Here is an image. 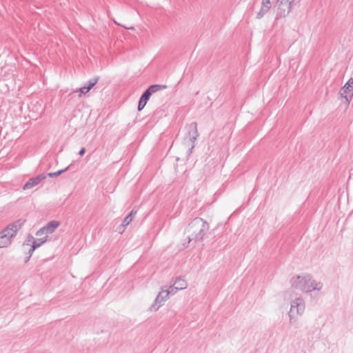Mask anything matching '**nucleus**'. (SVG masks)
I'll list each match as a JSON object with an SVG mask.
<instances>
[{
    "instance_id": "10",
    "label": "nucleus",
    "mask_w": 353,
    "mask_h": 353,
    "mask_svg": "<svg viewBox=\"0 0 353 353\" xmlns=\"http://www.w3.org/2000/svg\"><path fill=\"white\" fill-rule=\"evenodd\" d=\"M26 221L20 219L12 223L8 224L6 228V232L9 231L14 236H16L17 232L22 228Z\"/></svg>"
},
{
    "instance_id": "25",
    "label": "nucleus",
    "mask_w": 353,
    "mask_h": 353,
    "mask_svg": "<svg viewBox=\"0 0 353 353\" xmlns=\"http://www.w3.org/2000/svg\"><path fill=\"white\" fill-rule=\"evenodd\" d=\"M35 250H32V245H31V248H30L29 251H28V254H29V256H32L33 252H34Z\"/></svg>"
},
{
    "instance_id": "5",
    "label": "nucleus",
    "mask_w": 353,
    "mask_h": 353,
    "mask_svg": "<svg viewBox=\"0 0 353 353\" xmlns=\"http://www.w3.org/2000/svg\"><path fill=\"white\" fill-rule=\"evenodd\" d=\"M294 0H277V14L280 17H285L292 10V3Z\"/></svg>"
},
{
    "instance_id": "26",
    "label": "nucleus",
    "mask_w": 353,
    "mask_h": 353,
    "mask_svg": "<svg viewBox=\"0 0 353 353\" xmlns=\"http://www.w3.org/2000/svg\"><path fill=\"white\" fill-rule=\"evenodd\" d=\"M30 258H31V256L28 255V256H27L26 260H25V263L28 262Z\"/></svg>"
},
{
    "instance_id": "11",
    "label": "nucleus",
    "mask_w": 353,
    "mask_h": 353,
    "mask_svg": "<svg viewBox=\"0 0 353 353\" xmlns=\"http://www.w3.org/2000/svg\"><path fill=\"white\" fill-rule=\"evenodd\" d=\"M46 178V176L44 174H39L35 177H32L29 179L28 181L24 184L23 189L24 190L32 189L34 186L39 184L41 181Z\"/></svg>"
},
{
    "instance_id": "18",
    "label": "nucleus",
    "mask_w": 353,
    "mask_h": 353,
    "mask_svg": "<svg viewBox=\"0 0 353 353\" xmlns=\"http://www.w3.org/2000/svg\"><path fill=\"white\" fill-rule=\"evenodd\" d=\"M99 80V77H94L90 79L85 85L90 90L97 83Z\"/></svg>"
},
{
    "instance_id": "7",
    "label": "nucleus",
    "mask_w": 353,
    "mask_h": 353,
    "mask_svg": "<svg viewBox=\"0 0 353 353\" xmlns=\"http://www.w3.org/2000/svg\"><path fill=\"white\" fill-rule=\"evenodd\" d=\"M166 88L167 85H151L143 92L140 98L148 102L153 93H155L161 90L165 89Z\"/></svg>"
},
{
    "instance_id": "1",
    "label": "nucleus",
    "mask_w": 353,
    "mask_h": 353,
    "mask_svg": "<svg viewBox=\"0 0 353 353\" xmlns=\"http://www.w3.org/2000/svg\"><path fill=\"white\" fill-rule=\"evenodd\" d=\"M290 283L292 288L306 293L320 291L323 286L321 281L314 280L310 274L294 276Z\"/></svg>"
},
{
    "instance_id": "19",
    "label": "nucleus",
    "mask_w": 353,
    "mask_h": 353,
    "mask_svg": "<svg viewBox=\"0 0 353 353\" xmlns=\"http://www.w3.org/2000/svg\"><path fill=\"white\" fill-rule=\"evenodd\" d=\"M89 91H90V90H88V88L85 85H84L79 89H77L75 92H79V97H81L82 94H85Z\"/></svg>"
},
{
    "instance_id": "6",
    "label": "nucleus",
    "mask_w": 353,
    "mask_h": 353,
    "mask_svg": "<svg viewBox=\"0 0 353 353\" xmlns=\"http://www.w3.org/2000/svg\"><path fill=\"white\" fill-rule=\"evenodd\" d=\"M340 93L341 97L345 98L349 103L353 98V78H350L342 87Z\"/></svg>"
},
{
    "instance_id": "14",
    "label": "nucleus",
    "mask_w": 353,
    "mask_h": 353,
    "mask_svg": "<svg viewBox=\"0 0 353 353\" xmlns=\"http://www.w3.org/2000/svg\"><path fill=\"white\" fill-rule=\"evenodd\" d=\"M137 210H132V211L126 216L124 219L122 221L121 226L123 228H125L128 226L133 220L134 216L137 214Z\"/></svg>"
},
{
    "instance_id": "15",
    "label": "nucleus",
    "mask_w": 353,
    "mask_h": 353,
    "mask_svg": "<svg viewBox=\"0 0 353 353\" xmlns=\"http://www.w3.org/2000/svg\"><path fill=\"white\" fill-rule=\"evenodd\" d=\"M187 283L184 279L177 278L174 283V288L176 290H183L186 288Z\"/></svg>"
},
{
    "instance_id": "2",
    "label": "nucleus",
    "mask_w": 353,
    "mask_h": 353,
    "mask_svg": "<svg viewBox=\"0 0 353 353\" xmlns=\"http://www.w3.org/2000/svg\"><path fill=\"white\" fill-rule=\"evenodd\" d=\"M209 228V224L206 221L200 217L194 218L185 229V232L190 234L188 236V242L201 241Z\"/></svg>"
},
{
    "instance_id": "23",
    "label": "nucleus",
    "mask_w": 353,
    "mask_h": 353,
    "mask_svg": "<svg viewBox=\"0 0 353 353\" xmlns=\"http://www.w3.org/2000/svg\"><path fill=\"white\" fill-rule=\"evenodd\" d=\"M167 292H169V294H175L178 290H175V288H174V285H171L169 288V290H166Z\"/></svg>"
},
{
    "instance_id": "8",
    "label": "nucleus",
    "mask_w": 353,
    "mask_h": 353,
    "mask_svg": "<svg viewBox=\"0 0 353 353\" xmlns=\"http://www.w3.org/2000/svg\"><path fill=\"white\" fill-rule=\"evenodd\" d=\"M14 236L6 228L0 232V248L8 247L12 242Z\"/></svg>"
},
{
    "instance_id": "16",
    "label": "nucleus",
    "mask_w": 353,
    "mask_h": 353,
    "mask_svg": "<svg viewBox=\"0 0 353 353\" xmlns=\"http://www.w3.org/2000/svg\"><path fill=\"white\" fill-rule=\"evenodd\" d=\"M48 235L43 238L34 239L32 242V250H36L48 241Z\"/></svg>"
},
{
    "instance_id": "4",
    "label": "nucleus",
    "mask_w": 353,
    "mask_h": 353,
    "mask_svg": "<svg viewBox=\"0 0 353 353\" xmlns=\"http://www.w3.org/2000/svg\"><path fill=\"white\" fill-rule=\"evenodd\" d=\"M199 132L197 130V124L196 122H192L188 125V136L185 139L188 137L189 141L192 143L191 147L188 150V154L190 155L192 152V150L194 148V142L199 137Z\"/></svg>"
},
{
    "instance_id": "17",
    "label": "nucleus",
    "mask_w": 353,
    "mask_h": 353,
    "mask_svg": "<svg viewBox=\"0 0 353 353\" xmlns=\"http://www.w3.org/2000/svg\"><path fill=\"white\" fill-rule=\"evenodd\" d=\"M72 164H70L68 166H67L64 169H62V170H58L57 172H49L48 174V176L50 178H54V177H57V176H60L61 174H62L63 173H64L65 172H66L67 170H68L70 169V168L72 166Z\"/></svg>"
},
{
    "instance_id": "20",
    "label": "nucleus",
    "mask_w": 353,
    "mask_h": 353,
    "mask_svg": "<svg viewBox=\"0 0 353 353\" xmlns=\"http://www.w3.org/2000/svg\"><path fill=\"white\" fill-rule=\"evenodd\" d=\"M146 103H147L146 101L140 98L139 101V103H138V107H137L138 111H141L145 106Z\"/></svg>"
},
{
    "instance_id": "21",
    "label": "nucleus",
    "mask_w": 353,
    "mask_h": 353,
    "mask_svg": "<svg viewBox=\"0 0 353 353\" xmlns=\"http://www.w3.org/2000/svg\"><path fill=\"white\" fill-rule=\"evenodd\" d=\"M34 240V238L32 235L29 234L27 239L24 241L23 245H29L31 243L32 244V242Z\"/></svg>"
},
{
    "instance_id": "12",
    "label": "nucleus",
    "mask_w": 353,
    "mask_h": 353,
    "mask_svg": "<svg viewBox=\"0 0 353 353\" xmlns=\"http://www.w3.org/2000/svg\"><path fill=\"white\" fill-rule=\"evenodd\" d=\"M270 6H271L270 0H263L261 8L260 11L258 12L257 16H256L257 18L261 19V17H263L265 15V14L267 13L268 11L269 10V9L270 8Z\"/></svg>"
},
{
    "instance_id": "3",
    "label": "nucleus",
    "mask_w": 353,
    "mask_h": 353,
    "mask_svg": "<svg viewBox=\"0 0 353 353\" xmlns=\"http://www.w3.org/2000/svg\"><path fill=\"white\" fill-rule=\"evenodd\" d=\"M305 301L301 297L293 299L290 303V310L288 312L290 324H293L295 321L294 318V314L302 315L305 311Z\"/></svg>"
},
{
    "instance_id": "24",
    "label": "nucleus",
    "mask_w": 353,
    "mask_h": 353,
    "mask_svg": "<svg viewBox=\"0 0 353 353\" xmlns=\"http://www.w3.org/2000/svg\"><path fill=\"white\" fill-rule=\"evenodd\" d=\"M85 148H82L79 150V154L80 156H83V155L85 154Z\"/></svg>"
},
{
    "instance_id": "13",
    "label": "nucleus",
    "mask_w": 353,
    "mask_h": 353,
    "mask_svg": "<svg viewBox=\"0 0 353 353\" xmlns=\"http://www.w3.org/2000/svg\"><path fill=\"white\" fill-rule=\"evenodd\" d=\"M60 223L57 221H51L47 223L46 225L44 226L46 230V234H52L54 232V230L59 226Z\"/></svg>"
},
{
    "instance_id": "22",
    "label": "nucleus",
    "mask_w": 353,
    "mask_h": 353,
    "mask_svg": "<svg viewBox=\"0 0 353 353\" xmlns=\"http://www.w3.org/2000/svg\"><path fill=\"white\" fill-rule=\"evenodd\" d=\"M46 234V230L44 228V227L40 228L37 232H36V235L37 236H41L43 234Z\"/></svg>"
},
{
    "instance_id": "9",
    "label": "nucleus",
    "mask_w": 353,
    "mask_h": 353,
    "mask_svg": "<svg viewBox=\"0 0 353 353\" xmlns=\"http://www.w3.org/2000/svg\"><path fill=\"white\" fill-rule=\"evenodd\" d=\"M169 292L167 290H161L154 301V303L151 305L150 310L156 311L157 310L161 304L167 299L168 297Z\"/></svg>"
}]
</instances>
